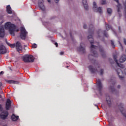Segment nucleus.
<instances>
[{
	"mask_svg": "<svg viewBox=\"0 0 126 126\" xmlns=\"http://www.w3.org/2000/svg\"><path fill=\"white\" fill-rule=\"evenodd\" d=\"M90 27H91L92 29H90L89 31V32L90 33L89 35L88 36V40H90V42L91 44V53L92 54V55H89V59L92 61V60L90 59V57H95V58H97L98 57V53L96 51V49L98 48L99 51L101 54V56L104 58L106 57V53H105V51H104V49H103V47L101 45H98L97 46L94 45L93 44L94 43V39H93V34H94V32L92 30H93V25H90Z\"/></svg>",
	"mask_w": 126,
	"mask_h": 126,
	"instance_id": "nucleus-1",
	"label": "nucleus"
},
{
	"mask_svg": "<svg viewBox=\"0 0 126 126\" xmlns=\"http://www.w3.org/2000/svg\"><path fill=\"white\" fill-rule=\"evenodd\" d=\"M4 27L5 29L9 30V33L11 36H15L14 32H19V30L16 29V26L9 22L5 24Z\"/></svg>",
	"mask_w": 126,
	"mask_h": 126,
	"instance_id": "nucleus-2",
	"label": "nucleus"
},
{
	"mask_svg": "<svg viewBox=\"0 0 126 126\" xmlns=\"http://www.w3.org/2000/svg\"><path fill=\"white\" fill-rule=\"evenodd\" d=\"M28 34V32L26 31L25 28L23 27H21L20 37L22 40H25L26 39V36Z\"/></svg>",
	"mask_w": 126,
	"mask_h": 126,
	"instance_id": "nucleus-3",
	"label": "nucleus"
},
{
	"mask_svg": "<svg viewBox=\"0 0 126 126\" xmlns=\"http://www.w3.org/2000/svg\"><path fill=\"white\" fill-rule=\"evenodd\" d=\"M35 59L32 55H25L23 58L24 63H33Z\"/></svg>",
	"mask_w": 126,
	"mask_h": 126,
	"instance_id": "nucleus-4",
	"label": "nucleus"
},
{
	"mask_svg": "<svg viewBox=\"0 0 126 126\" xmlns=\"http://www.w3.org/2000/svg\"><path fill=\"white\" fill-rule=\"evenodd\" d=\"M0 109H1V105L0 104ZM8 112L3 111L0 113V119L1 120H6L8 117Z\"/></svg>",
	"mask_w": 126,
	"mask_h": 126,
	"instance_id": "nucleus-5",
	"label": "nucleus"
},
{
	"mask_svg": "<svg viewBox=\"0 0 126 126\" xmlns=\"http://www.w3.org/2000/svg\"><path fill=\"white\" fill-rule=\"evenodd\" d=\"M96 86L97 89L100 94L102 92V89L103 88V86L102 85V83L101 82V80L98 79L96 82Z\"/></svg>",
	"mask_w": 126,
	"mask_h": 126,
	"instance_id": "nucleus-6",
	"label": "nucleus"
},
{
	"mask_svg": "<svg viewBox=\"0 0 126 126\" xmlns=\"http://www.w3.org/2000/svg\"><path fill=\"white\" fill-rule=\"evenodd\" d=\"M94 11H95L96 12H99V13H102V8L99 7L97 8V4L95 3V2H94ZM95 8H96V9H95Z\"/></svg>",
	"mask_w": 126,
	"mask_h": 126,
	"instance_id": "nucleus-7",
	"label": "nucleus"
},
{
	"mask_svg": "<svg viewBox=\"0 0 126 126\" xmlns=\"http://www.w3.org/2000/svg\"><path fill=\"white\" fill-rule=\"evenodd\" d=\"M6 48L3 45H0V55H4L6 54Z\"/></svg>",
	"mask_w": 126,
	"mask_h": 126,
	"instance_id": "nucleus-8",
	"label": "nucleus"
},
{
	"mask_svg": "<svg viewBox=\"0 0 126 126\" xmlns=\"http://www.w3.org/2000/svg\"><path fill=\"white\" fill-rule=\"evenodd\" d=\"M16 49L17 51V52H18V53H19V52H20V51H22V45H21V43H20V42L19 41H17L16 43Z\"/></svg>",
	"mask_w": 126,
	"mask_h": 126,
	"instance_id": "nucleus-9",
	"label": "nucleus"
},
{
	"mask_svg": "<svg viewBox=\"0 0 126 126\" xmlns=\"http://www.w3.org/2000/svg\"><path fill=\"white\" fill-rule=\"evenodd\" d=\"M113 59L115 62V63H116L118 66H119V67H121V68H124V66L123 64L120 63H119V62H118V56L117 55H114L113 56Z\"/></svg>",
	"mask_w": 126,
	"mask_h": 126,
	"instance_id": "nucleus-10",
	"label": "nucleus"
},
{
	"mask_svg": "<svg viewBox=\"0 0 126 126\" xmlns=\"http://www.w3.org/2000/svg\"><path fill=\"white\" fill-rule=\"evenodd\" d=\"M78 51L79 52H82L83 54H84L85 53V45L81 43L80 46L78 48Z\"/></svg>",
	"mask_w": 126,
	"mask_h": 126,
	"instance_id": "nucleus-11",
	"label": "nucleus"
},
{
	"mask_svg": "<svg viewBox=\"0 0 126 126\" xmlns=\"http://www.w3.org/2000/svg\"><path fill=\"white\" fill-rule=\"evenodd\" d=\"M43 2H44V0H39L38 1V6L41 10L44 11L45 10V6L44 5V4H43Z\"/></svg>",
	"mask_w": 126,
	"mask_h": 126,
	"instance_id": "nucleus-12",
	"label": "nucleus"
},
{
	"mask_svg": "<svg viewBox=\"0 0 126 126\" xmlns=\"http://www.w3.org/2000/svg\"><path fill=\"white\" fill-rule=\"evenodd\" d=\"M11 107V100H10V99H7L6 102V104H5L6 110L8 111V110H9V109H10Z\"/></svg>",
	"mask_w": 126,
	"mask_h": 126,
	"instance_id": "nucleus-13",
	"label": "nucleus"
},
{
	"mask_svg": "<svg viewBox=\"0 0 126 126\" xmlns=\"http://www.w3.org/2000/svg\"><path fill=\"white\" fill-rule=\"evenodd\" d=\"M116 72H117V74L119 76V77L121 80H123L124 78V77L122 76L120 74H123V71L120 68H118L116 70Z\"/></svg>",
	"mask_w": 126,
	"mask_h": 126,
	"instance_id": "nucleus-14",
	"label": "nucleus"
},
{
	"mask_svg": "<svg viewBox=\"0 0 126 126\" xmlns=\"http://www.w3.org/2000/svg\"><path fill=\"white\" fill-rule=\"evenodd\" d=\"M4 37V28L3 27H0V38Z\"/></svg>",
	"mask_w": 126,
	"mask_h": 126,
	"instance_id": "nucleus-15",
	"label": "nucleus"
},
{
	"mask_svg": "<svg viewBox=\"0 0 126 126\" xmlns=\"http://www.w3.org/2000/svg\"><path fill=\"white\" fill-rule=\"evenodd\" d=\"M89 69L91 71L92 73H95V72H98L97 69L94 68L92 66L90 65L89 67Z\"/></svg>",
	"mask_w": 126,
	"mask_h": 126,
	"instance_id": "nucleus-16",
	"label": "nucleus"
},
{
	"mask_svg": "<svg viewBox=\"0 0 126 126\" xmlns=\"http://www.w3.org/2000/svg\"><path fill=\"white\" fill-rule=\"evenodd\" d=\"M126 61V55H122L119 59L120 63H125Z\"/></svg>",
	"mask_w": 126,
	"mask_h": 126,
	"instance_id": "nucleus-17",
	"label": "nucleus"
},
{
	"mask_svg": "<svg viewBox=\"0 0 126 126\" xmlns=\"http://www.w3.org/2000/svg\"><path fill=\"white\" fill-rule=\"evenodd\" d=\"M6 82L9 83V84H19V82L18 81L12 80H7Z\"/></svg>",
	"mask_w": 126,
	"mask_h": 126,
	"instance_id": "nucleus-18",
	"label": "nucleus"
},
{
	"mask_svg": "<svg viewBox=\"0 0 126 126\" xmlns=\"http://www.w3.org/2000/svg\"><path fill=\"white\" fill-rule=\"evenodd\" d=\"M82 2L85 9L87 10L88 9V4H87V1L86 0H83Z\"/></svg>",
	"mask_w": 126,
	"mask_h": 126,
	"instance_id": "nucleus-19",
	"label": "nucleus"
},
{
	"mask_svg": "<svg viewBox=\"0 0 126 126\" xmlns=\"http://www.w3.org/2000/svg\"><path fill=\"white\" fill-rule=\"evenodd\" d=\"M11 119H12V121H13V122H16V121H17V120H18V119H19V117L16 116L14 114H13L11 116Z\"/></svg>",
	"mask_w": 126,
	"mask_h": 126,
	"instance_id": "nucleus-20",
	"label": "nucleus"
},
{
	"mask_svg": "<svg viewBox=\"0 0 126 126\" xmlns=\"http://www.w3.org/2000/svg\"><path fill=\"white\" fill-rule=\"evenodd\" d=\"M6 11L9 14H11L12 13V11H11V7L10 5H8L6 6Z\"/></svg>",
	"mask_w": 126,
	"mask_h": 126,
	"instance_id": "nucleus-21",
	"label": "nucleus"
},
{
	"mask_svg": "<svg viewBox=\"0 0 126 126\" xmlns=\"http://www.w3.org/2000/svg\"><path fill=\"white\" fill-rule=\"evenodd\" d=\"M106 100L108 106H111V98L109 95H106Z\"/></svg>",
	"mask_w": 126,
	"mask_h": 126,
	"instance_id": "nucleus-22",
	"label": "nucleus"
},
{
	"mask_svg": "<svg viewBox=\"0 0 126 126\" xmlns=\"http://www.w3.org/2000/svg\"><path fill=\"white\" fill-rule=\"evenodd\" d=\"M115 1H116L117 3L118 4L117 6V11L118 12H120V9L121 8V4H120V2H119V0H114Z\"/></svg>",
	"mask_w": 126,
	"mask_h": 126,
	"instance_id": "nucleus-23",
	"label": "nucleus"
},
{
	"mask_svg": "<svg viewBox=\"0 0 126 126\" xmlns=\"http://www.w3.org/2000/svg\"><path fill=\"white\" fill-rule=\"evenodd\" d=\"M105 26H106V30H107V31H109L110 29H112V26H111L110 25H109V24H107L106 23H105Z\"/></svg>",
	"mask_w": 126,
	"mask_h": 126,
	"instance_id": "nucleus-24",
	"label": "nucleus"
},
{
	"mask_svg": "<svg viewBox=\"0 0 126 126\" xmlns=\"http://www.w3.org/2000/svg\"><path fill=\"white\" fill-rule=\"evenodd\" d=\"M6 44L8 45V46H9L11 48H15L16 44L15 43L14 44H10L8 42H6Z\"/></svg>",
	"mask_w": 126,
	"mask_h": 126,
	"instance_id": "nucleus-25",
	"label": "nucleus"
},
{
	"mask_svg": "<svg viewBox=\"0 0 126 126\" xmlns=\"http://www.w3.org/2000/svg\"><path fill=\"white\" fill-rule=\"evenodd\" d=\"M116 83H114V84H113V86H111L110 87V89L111 90V91H112V92H115L116 91V89H115V84Z\"/></svg>",
	"mask_w": 126,
	"mask_h": 126,
	"instance_id": "nucleus-26",
	"label": "nucleus"
},
{
	"mask_svg": "<svg viewBox=\"0 0 126 126\" xmlns=\"http://www.w3.org/2000/svg\"><path fill=\"white\" fill-rule=\"evenodd\" d=\"M120 111L124 117H125L126 118V113H124V107H122L121 108H120Z\"/></svg>",
	"mask_w": 126,
	"mask_h": 126,
	"instance_id": "nucleus-27",
	"label": "nucleus"
},
{
	"mask_svg": "<svg viewBox=\"0 0 126 126\" xmlns=\"http://www.w3.org/2000/svg\"><path fill=\"white\" fill-rule=\"evenodd\" d=\"M103 35L105 36V37H106V38H108L109 37V35H108V33L106 32V31H104L103 32Z\"/></svg>",
	"mask_w": 126,
	"mask_h": 126,
	"instance_id": "nucleus-28",
	"label": "nucleus"
},
{
	"mask_svg": "<svg viewBox=\"0 0 126 126\" xmlns=\"http://www.w3.org/2000/svg\"><path fill=\"white\" fill-rule=\"evenodd\" d=\"M112 9H111L110 8H107V12L109 14H111V13H112Z\"/></svg>",
	"mask_w": 126,
	"mask_h": 126,
	"instance_id": "nucleus-29",
	"label": "nucleus"
},
{
	"mask_svg": "<svg viewBox=\"0 0 126 126\" xmlns=\"http://www.w3.org/2000/svg\"><path fill=\"white\" fill-rule=\"evenodd\" d=\"M111 44L112 48H115L116 47V45H115V44L114 43V41H113L112 40H111Z\"/></svg>",
	"mask_w": 126,
	"mask_h": 126,
	"instance_id": "nucleus-30",
	"label": "nucleus"
},
{
	"mask_svg": "<svg viewBox=\"0 0 126 126\" xmlns=\"http://www.w3.org/2000/svg\"><path fill=\"white\" fill-rule=\"evenodd\" d=\"M103 74H104V69H101L100 71V75H103Z\"/></svg>",
	"mask_w": 126,
	"mask_h": 126,
	"instance_id": "nucleus-31",
	"label": "nucleus"
},
{
	"mask_svg": "<svg viewBox=\"0 0 126 126\" xmlns=\"http://www.w3.org/2000/svg\"><path fill=\"white\" fill-rule=\"evenodd\" d=\"M32 47L33 48H37V44H36V43H34L32 45Z\"/></svg>",
	"mask_w": 126,
	"mask_h": 126,
	"instance_id": "nucleus-32",
	"label": "nucleus"
},
{
	"mask_svg": "<svg viewBox=\"0 0 126 126\" xmlns=\"http://www.w3.org/2000/svg\"><path fill=\"white\" fill-rule=\"evenodd\" d=\"M102 1L101 4H106V0H102Z\"/></svg>",
	"mask_w": 126,
	"mask_h": 126,
	"instance_id": "nucleus-33",
	"label": "nucleus"
},
{
	"mask_svg": "<svg viewBox=\"0 0 126 126\" xmlns=\"http://www.w3.org/2000/svg\"><path fill=\"white\" fill-rule=\"evenodd\" d=\"M83 28L84 29H86V28H87V26L86 25H84Z\"/></svg>",
	"mask_w": 126,
	"mask_h": 126,
	"instance_id": "nucleus-34",
	"label": "nucleus"
},
{
	"mask_svg": "<svg viewBox=\"0 0 126 126\" xmlns=\"http://www.w3.org/2000/svg\"><path fill=\"white\" fill-rule=\"evenodd\" d=\"M124 42L125 45H126V38H124Z\"/></svg>",
	"mask_w": 126,
	"mask_h": 126,
	"instance_id": "nucleus-35",
	"label": "nucleus"
},
{
	"mask_svg": "<svg viewBox=\"0 0 126 126\" xmlns=\"http://www.w3.org/2000/svg\"><path fill=\"white\" fill-rule=\"evenodd\" d=\"M3 73H4V72L3 71H1L0 72V75H2V74H3Z\"/></svg>",
	"mask_w": 126,
	"mask_h": 126,
	"instance_id": "nucleus-36",
	"label": "nucleus"
},
{
	"mask_svg": "<svg viewBox=\"0 0 126 126\" xmlns=\"http://www.w3.org/2000/svg\"><path fill=\"white\" fill-rule=\"evenodd\" d=\"M54 0L56 3H58L59 2V1H60V0Z\"/></svg>",
	"mask_w": 126,
	"mask_h": 126,
	"instance_id": "nucleus-37",
	"label": "nucleus"
},
{
	"mask_svg": "<svg viewBox=\"0 0 126 126\" xmlns=\"http://www.w3.org/2000/svg\"><path fill=\"white\" fill-rule=\"evenodd\" d=\"M55 45L56 47H58V43L55 42Z\"/></svg>",
	"mask_w": 126,
	"mask_h": 126,
	"instance_id": "nucleus-38",
	"label": "nucleus"
},
{
	"mask_svg": "<svg viewBox=\"0 0 126 126\" xmlns=\"http://www.w3.org/2000/svg\"><path fill=\"white\" fill-rule=\"evenodd\" d=\"M63 54H64V53L63 52H60V55H61V56H62V55H63Z\"/></svg>",
	"mask_w": 126,
	"mask_h": 126,
	"instance_id": "nucleus-39",
	"label": "nucleus"
},
{
	"mask_svg": "<svg viewBox=\"0 0 126 126\" xmlns=\"http://www.w3.org/2000/svg\"><path fill=\"white\" fill-rule=\"evenodd\" d=\"M117 88H118V89L121 88V85H119L117 86Z\"/></svg>",
	"mask_w": 126,
	"mask_h": 126,
	"instance_id": "nucleus-40",
	"label": "nucleus"
},
{
	"mask_svg": "<svg viewBox=\"0 0 126 126\" xmlns=\"http://www.w3.org/2000/svg\"><path fill=\"white\" fill-rule=\"evenodd\" d=\"M118 29H119V31H121V27H119Z\"/></svg>",
	"mask_w": 126,
	"mask_h": 126,
	"instance_id": "nucleus-41",
	"label": "nucleus"
},
{
	"mask_svg": "<svg viewBox=\"0 0 126 126\" xmlns=\"http://www.w3.org/2000/svg\"><path fill=\"white\" fill-rule=\"evenodd\" d=\"M95 107H97V109H99V107H98V105H95Z\"/></svg>",
	"mask_w": 126,
	"mask_h": 126,
	"instance_id": "nucleus-42",
	"label": "nucleus"
},
{
	"mask_svg": "<svg viewBox=\"0 0 126 126\" xmlns=\"http://www.w3.org/2000/svg\"><path fill=\"white\" fill-rule=\"evenodd\" d=\"M48 2H51V0H47Z\"/></svg>",
	"mask_w": 126,
	"mask_h": 126,
	"instance_id": "nucleus-43",
	"label": "nucleus"
},
{
	"mask_svg": "<svg viewBox=\"0 0 126 126\" xmlns=\"http://www.w3.org/2000/svg\"><path fill=\"white\" fill-rule=\"evenodd\" d=\"M70 35L71 38H72V34H71V33H70Z\"/></svg>",
	"mask_w": 126,
	"mask_h": 126,
	"instance_id": "nucleus-44",
	"label": "nucleus"
},
{
	"mask_svg": "<svg viewBox=\"0 0 126 126\" xmlns=\"http://www.w3.org/2000/svg\"><path fill=\"white\" fill-rule=\"evenodd\" d=\"M122 17V14H119V17Z\"/></svg>",
	"mask_w": 126,
	"mask_h": 126,
	"instance_id": "nucleus-45",
	"label": "nucleus"
},
{
	"mask_svg": "<svg viewBox=\"0 0 126 126\" xmlns=\"http://www.w3.org/2000/svg\"><path fill=\"white\" fill-rule=\"evenodd\" d=\"M1 85H2V84L1 83L0 84V87H1Z\"/></svg>",
	"mask_w": 126,
	"mask_h": 126,
	"instance_id": "nucleus-46",
	"label": "nucleus"
},
{
	"mask_svg": "<svg viewBox=\"0 0 126 126\" xmlns=\"http://www.w3.org/2000/svg\"><path fill=\"white\" fill-rule=\"evenodd\" d=\"M110 61H113V59H110Z\"/></svg>",
	"mask_w": 126,
	"mask_h": 126,
	"instance_id": "nucleus-47",
	"label": "nucleus"
},
{
	"mask_svg": "<svg viewBox=\"0 0 126 126\" xmlns=\"http://www.w3.org/2000/svg\"><path fill=\"white\" fill-rule=\"evenodd\" d=\"M0 98H1V95L0 94Z\"/></svg>",
	"mask_w": 126,
	"mask_h": 126,
	"instance_id": "nucleus-48",
	"label": "nucleus"
},
{
	"mask_svg": "<svg viewBox=\"0 0 126 126\" xmlns=\"http://www.w3.org/2000/svg\"><path fill=\"white\" fill-rule=\"evenodd\" d=\"M66 67H67V68L68 67V66H67Z\"/></svg>",
	"mask_w": 126,
	"mask_h": 126,
	"instance_id": "nucleus-49",
	"label": "nucleus"
},
{
	"mask_svg": "<svg viewBox=\"0 0 126 126\" xmlns=\"http://www.w3.org/2000/svg\"><path fill=\"white\" fill-rule=\"evenodd\" d=\"M114 33H115V34H116V32H114Z\"/></svg>",
	"mask_w": 126,
	"mask_h": 126,
	"instance_id": "nucleus-50",
	"label": "nucleus"
}]
</instances>
